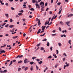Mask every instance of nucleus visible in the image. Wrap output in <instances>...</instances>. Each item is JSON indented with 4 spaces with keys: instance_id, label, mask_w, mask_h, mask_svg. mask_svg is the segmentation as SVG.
I'll return each instance as SVG.
<instances>
[{
    "instance_id": "nucleus-38",
    "label": "nucleus",
    "mask_w": 73,
    "mask_h": 73,
    "mask_svg": "<svg viewBox=\"0 0 73 73\" xmlns=\"http://www.w3.org/2000/svg\"><path fill=\"white\" fill-rule=\"evenodd\" d=\"M21 62H22V61L21 60H20L18 62V64H19V63H21Z\"/></svg>"
},
{
    "instance_id": "nucleus-16",
    "label": "nucleus",
    "mask_w": 73,
    "mask_h": 73,
    "mask_svg": "<svg viewBox=\"0 0 73 73\" xmlns=\"http://www.w3.org/2000/svg\"><path fill=\"white\" fill-rule=\"evenodd\" d=\"M48 21H46L45 22V23L44 25H47V24H48Z\"/></svg>"
},
{
    "instance_id": "nucleus-57",
    "label": "nucleus",
    "mask_w": 73,
    "mask_h": 73,
    "mask_svg": "<svg viewBox=\"0 0 73 73\" xmlns=\"http://www.w3.org/2000/svg\"><path fill=\"white\" fill-rule=\"evenodd\" d=\"M54 17H53L52 19H51V21H52L53 20V19H54Z\"/></svg>"
},
{
    "instance_id": "nucleus-37",
    "label": "nucleus",
    "mask_w": 73,
    "mask_h": 73,
    "mask_svg": "<svg viewBox=\"0 0 73 73\" xmlns=\"http://www.w3.org/2000/svg\"><path fill=\"white\" fill-rule=\"evenodd\" d=\"M45 35V33H44L43 34L40 35V36H44V35Z\"/></svg>"
},
{
    "instance_id": "nucleus-55",
    "label": "nucleus",
    "mask_w": 73,
    "mask_h": 73,
    "mask_svg": "<svg viewBox=\"0 0 73 73\" xmlns=\"http://www.w3.org/2000/svg\"><path fill=\"white\" fill-rule=\"evenodd\" d=\"M25 36H26V34L25 33H24L23 34L24 37H25Z\"/></svg>"
},
{
    "instance_id": "nucleus-49",
    "label": "nucleus",
    "mask_w": 73,
    "mask_h": 73,
    "mask_svg": "<svg viewBox=\"0 0 73 73\" xmlns=\"http://www.w3.org/2000/svg\"><path fill=\"white\" fill-rule=\"evenodd\" d=\"M5 5H6V6H8V3H6L5 4Z\"/></svg>"
},
{
    "instance_id": "nucleus-24",
    "label": "nucleus",
    "mask_w": 73,
    "mask_h": 73,
    "mask_svg": "<svg viewBox=\"0 0 73 73\" xmlns=\"http://www.w3.org/2000/svg\"><path fill=\"white\" fill-rule=\"evenodd\" d=\"M41 50H44V48L43 47H41L40 48Z\"/></svg>"
},
{
    "instance_id": "nucleus-41",
    "label": "nucleus",
    "mask_w": 73,
    "mask_h": 73,
    "mask_svg": "<svg viewBox=\"0 0 73 73\" xmlns=\"http://www.w3.org/2000/svg\"><path fill=\"white\" fill-rule=\"evenodd\" d=\"M40 45V44H38L36 45V46H39Z\"/></svg>"
},
{
    "instance_id": "nucleus-63",
    "label": "nucleus",
    "mask_w": 73,
    "mask_h": 73,
    "mask_svg": "<svg viewBox=\"0 0 73 73\" xmlns=\"http://www.w3.org/2000/svg\"><path fill=\"white\" fill-rule=\"evenodd\" d=\"M66 65H64V69H65V68H66Z\"/></svg>"
},
{
    "instance_id": "nucleus-2",
    "label": "nucleus",
    "mask_w": 73,
    "mask_h": 73,
    "mask_svg": "<svg viewBox=\"0 0 73 73\" xmlns=\"http://www.w3.org/2000/svg\"><path fill=\"white\" fill-rule=\"evenodd\" d=\"M62 7H61L60 9L59 10H60V11H59L58 14L59 15H60V14H61V11H62Z\"/></svg>"
},
{
    "instance_id": "nucleus-60",
    "label": "nucleus",
    "mask_w": 73,
    "mask_h": 73,
    "mask_svg": "<svg viewBox=\"0 0 73 73\" xmlns=\"http://www.w3.org/2000/svg\"><path fill=\"white\" fill-rule=\"evenodd\" d=\"M14 31H15V29H13L12 30V32H14Z\"/></svg>"
},
{
    "instance_id": "nucleus-33",
    "label": "nucleus",
    "mask_w": 73,
    "mask_h": 73,
    "mask_svg": "<svg viewBox=\"0 0 73 73\" xmlns=\"http://www.w3.org/2000/svg\"><path fill=\"white\" fill-rule=\"evenodd\" d=\"M12 61H11L10 64H9V66H11V65H12Z\"/></svg>"
},
{
    "instance_id": "nucleus-45",
    "label": "nucleus",
    "mask_w": 73,
    "mask_h": 73,
    "mask_svg": "<svg viewBox=\"0 0 73 73\" xmlns=\"http://www.w3.org/2000/svg\"><path fill=\"white\" fill-rule=\"evenodd\" d=\"M52 48H53V47L51 46V47L50 48V50H52Z\"/></svg>"
},
{
    "instance_id": "nucleus-15",
    "label": "nucleus",
    "mask_w": 73,
    "mask_h": 73,
    "mask_svg": "<svg viewBox=\"0 0 73 73\" xmlns=\"http://www.w3.org/2000/svg\"><path fill=\"white\" fill-rule=\"evenodd\" d=\"M38 64H42V61H40V62H38Z\"/></svg>"
},
{
    "instance_id": "nucleus-35",
    "label": "nucleus",
    "mask_w": 73,
    "mask_h": 73,
    "mask_svg": "<svg viewBox=\"0 0 73 73\" xmlns=\"http://www.w3.org/2000/svg\"><path fill=\"white\" fill-rule=\"evenodd\" d=\"M21 68H19L18 69V72H19V71H20V70H21Z\"/></svg>"
},
{
    "instance_id": "nucleus-12",
    "label": "nucleus",
    "mask_w": 73,
    "mask_h": 73,
    "mask_svg": "<svg viewBox=\"0 0 73 73\" xmlns=\"http://www.w3.org/2000/svg\"><path fill=\"white\" fill-rule=\"evenodd\" d=\"M27 62V59H25L24 60V63H26Z\"/></svg>"
},
{
    "instance_id": "nucleus-48",
    "label": "nucleus",
    "mask_w": 73,
    "mask_h": 73,
    "mask_svg": "<svg viewBox=\"0 0 73 73\" xmlns=\"http://www.w3.org/2000/svg\"><path fill=\"white\" fill-rule=\"evenodd\" d=\"M23 55H21V56H19V58H21V57H23Z\"/></svg>"
},
{
    "instance_id": "nucleus-59",
    "label": "nucleus",
    "mask_w": 73,
    "mask_h": 73,
    "mask_svg": "<svg viewBox=\"0 0 73 73\" xmlns=\"http://www.w3.org/2000/svg\"><path fill=\"white\" fill-rule=\"evenodd\" d=\"M5 36H9V35H8V34H6L5 35Z\"/></svg>"
},
{
    "instance_id": "nucleus-50",
    "label": "nucleus",
    "mask_w": 73,
    "mask_h": 73,
    "mask_svg": "<svg viewBox=\"0 0 73 73\" xmlns=\"http://www.w3.org/2000/svg\"><path fill=\"white\" fill-rule=\"evenodd\" d=\"M11 9L12 10H15V8H14L13 7H11Z\"/></svg>"
},
{
    "instance_id": "nucleus-3",
    "label": "nucleus",
    "mask_w": 73,
    "mask_h": 73,
    "mask_svg": "<svg viewBox=\"0 0 73 73\" xmlns=\"http://www.w3.org/2000/svg\"><path fill=\"white\" fill-rule=\"evenodd\" d=\"M46 27V26H44H44H42V31H44V30L45 29V28Z\"/></svg>"
},
{
    "instance_id": "nucleus-18",
    "label": "nucleus",
    "mask_w": 73,
    "mask_h": 73,
    "mask_svg": "<svg viewBox=\"0 0 73 73\" xmlns=\"http://www.w3.org/2000/svg\"><path fill=\"white\" fill-rule=\"evenodd\" d=\"M10 23H12V22H13V20H12V19H10Z\"/></svg>"
},
{
    "instance_id": "nucleus-9",
    "label": "nucleus",
    "mask_w": 73,
    "mask_h": 73,
    "mask_svg": "<svg viewBox=\"0 0 73 73\" xmlns=\"http://www.w3.org/2000/svg\"><path fill=\"white\" fill-rule=\"evenodd\" d=\"M73 16V14H70L68 16V17H72Z\"/></svg>"
},
{
    "instance_id": "nucleus-36",
    "label": "nucleus",
    "mask_w": 73,
    "mask_h": 73,
    "mask_svg": "<svg viewBox=\"0 0 73 73\" xmlns=\"http://www.w3.org/2000/svg\"><path fill=\"white\" fill-rule=\"evenodd\" d=\"M8 26H9V25L7 24V25H5V27H6V28H7V27H8Z\"/></svg>"
},
{
    "instance_id": "nucleus-31",
    "label": "nucleus",
    "mask_w": 73,
    "mask_h": 73,
    "mask_svg": "<svg viewBox=\"0 0 73 73\" xmlns=\"http://www.w3.org/2000/svg\"><path fill=\"white\" fill-rule=\"evenodd\" d=\"M36 21H40V20L38 19L37 18H36Z\"/></svg>"
},
{
    "instance_id": "nucleus-32",
    "label": "nucleus",
    "mask_w": 73,
    "mask_h": 73,
    "mask_svg": "<svg viewBox=\"0 0 73 73\" xmlns=\"http://www.w3.org/2000/svg\"><path fill=\"white\" fill-rule=\"evenodd\" d=\"M42 3H43V2L42 1H41L40 4V5H41L42 4Z\"/></svg>"
},
{
    "instance_id": "nucleus-14",
    "label": "nucleus",
    "mask_w": 73,
    "mask_h": 73,
    "mask_svg": "<svg viewBox=\"0 0 73 73\" xmlns=\"http://www.w3.org/2000/svg\"><path fill=\"white\" fill-rule=\"evenodd\" d=\"M50 44L49 43V42H47V44H46V45L47 46H49V44Z\"/></svg>"
},
{
    "instance_id": "nucleus-4",
    "label": "nucleus",
    "mask_w": 73,
    "mask_h": 73,
    "mask_svg": "<svg viewBox=\"0 0 73 73\" xmlns=\"http://www.w3.org/2000/svg\"><path fill=\"white\" fill-rule=\"evenodd\" d=\"M70 23V22L68 21V22H66V23L67 24L68 26H70V25H69V24Z\"/></svg>"
},
{
    "instance_id": "nucleus-30",
    "label": "nucleus",
    "mask_w": 73,
    "mask_h": 73,
    "mask_svg": "<svg viewBox=\"0 0 73 73\" xmlns=\"http://www.w3.org/2000/svg\"><path fill=\"white\" fill-rule=\"evenodd\" d=\"M36 70H38V66H37V65H36Z\"/></svg>"
},
{
    "instance_id": "nucleus-40",
    "label": "nucleus",
    "mask_w": 73,
    "mask_h": 73,
    "mask_svg": "<svg viewBox=\"0 0 73 73\" xmlns=\"http://www.w3.org/2000/svg\"><path fill=\"white\" fill-rule=\"evenodd\" d=\"M16 61V60H13V62H15Z\"/></svg>"
},
{
    "instance_id": "nucleus-20",
    "label": "nucleus",
    "mask_w": 73,
    "mask_h": 73,
    "mask_svg": "<svg viewBox=\"0 0 73 73\" xmlns=\"http://www.w3.org/2000/svg\"><path fill=\"white\" fill-rule=\"evenodd\" d=\"M30 10L31 11H35L34 9L33 8H32L31 9H30Z\"/></svg>"
},
{
    "instance_id": "nucleus-58",
    "label": "nucleus",
    "mask_w": 73,
    "mask_h": 73,
    "mask_svg": "<svg viewBox=\"0 0 73 73\" xmlns=\"http://www.w3.org/2000/svg\"><path fill=\"white\" fill-rule=\"evenodd\" d=\"M20 56V55H18V56H17V57H16V58H19V57Z\"/></svg>"
},
{
    "instance_id": "nucleus-39",
    "label": "nucleus",
    "mask_w": 73,
    "mask_h": 73,
    "mask_svg": "<svg viewBox=\"0 0 73 73\" xmlns=\"http://www.w3.org/2000/svg\"><path fill=\"white\" fill-rule=\"evenodd\" d=\"M46 40H47V39H46V38H45V39H44V40H42V41H46Z\"/></svg>"
},
{
    "instance_id": "nucleus-29",
    "label": "nucleus",
    "mask_w": 73,
    "mask_h": 73,
    "mask_svg": "<svg viewBox=\"0 0 73 73\" xmlns=\"http://www.w3.org/2000/svg\"><path fill=\"white\" fill-rule=\"evenodd\" d=\"M58 45L59 46H61L62 45V44H61L60 43H58Z\"/></svg>"
},
{
    "instance_id": "nucleus-56",
    "label": "nucleus",
    "mask_w": 73,
    "mask_h": 73,
    "mask_svg": "<svg viewBox=\"0 0 73 73\" xmlns=\"http://www.w3.org/2000/svg\"><path fill=\"white\" fill-rule=\"evenodd\" d=\"M49 10V8H47L46 9V11H48V10Z\"/></svg>"
},
{
    "instance_id": "nucleus-7",
    "label": "nucleus",
    "mask_w": 73,
    "mask_h": 73,
    "mask_svg": "<svg viewBox=\"0 0 73 73\" xmlns=\"http://www.w3.org/2000/svg\"><path fill=\"white\" fill-rule=\"evenodd\" d=\"M0 52H1L2 53H5V51L4 50H2L0 51Z\"/></svg>"
},
{
    "instance_id": "nucleus-26",
    "label": "nucleus",
    "mask_w": 73,
    "mask_h": 73,
    "mask_svg": "<svg viewBox=\"0 0 73 73\" xmlns=\"http://www.w3.org/2000/svg\"><path fill=\"white\" fill-rule=\"evenodd\" d=\"M48 58H52V56H49Z\"/></svg>"
},
{
    "instance_id": "nucleus-46",
    "label": "nucleus",
    "mask_w": 73,
    "mask_h": 73,
    "mask_svg": "<svg viewBox=\"0 0 73 73\" xmlns=\"http://www.w3.org/2000/svg\"><path fill=\"white\" fill-rule=\"evenodd\" d=\"M21 15H22V13H18L19 16H20Z\"/></svg>"
},
{
    "instance_id": "nucleus-52",
    "label": "nucleus",
    "mask_w": 73,
    "mask_h": 73,
    "mask_svg": "<svg viewBox=\"0 0 73 73\" xmlns=\"http://www.w3.org/2000/svg\"><path fill=\"white\" fill-rule=\"evenodd\" d=\"M29 18H32V17H33V16H32L30 15L29 16Z\"/></svg>"
},
{
    "instance_id": "nucleus-43",
    "label": "nucleus",
    "mask_w": 73,
    "mask_h": 73,
    "mask_svg": "<svg viewBox=\"0 0 73 73\" xmlns=\"http://www.w3.org/2000/svg\"><path fill=\"white\" fill-rule=\"evenodd\" d=\"M58 66V64H56L55 65V66H54L55 68H57V66Z\"/></svg>"
},
{
    "instance_id": "nucleus-23",
    "label": "nucleus",
    "mask_w": 73,
    "mask_h": 73,
    "mask_svg": "<svg viewBox=\"0 0 73 73\" xmlns=\"http://www.w3.org/2000/svg\"><path fill=\"white\" fill-rule=\"evenodd\" d=\"M60 23L62 25H64V23L62 22L61 21L60 22Z\"/></svg>"
},
{
    "instance_id": "nucleus-11",
    "label": "nucleus",
    "mask_w": 73,
    "mask_h": 73,
    "mask_svg": "<svg viewBox=\"0 0 73 73\" xmlns=\"http://www.w3.org/2000/svg\"><path fill=\"white\" fill-rule=\"evenodd\" d=\"M33 64H34V62H30V64L31 65H33Z\"/></svg>"
},
{
    "instance_id": "nucleus-21",
    "label": "nucleus",
    "mask_w": 73,
    "mask_h": 73,
    "mask_svg": "<svg viewBox=\"0 0 73 73\" xmlns=\"http://www.w3.org/2000/svg\"><path fill=\"white\" fill-rule=\"evenodd\" d=\"M18 37V36H13V38H17Z\"/></svg>"
},
{
    "instance_id": "nucleus-6",
    "label": "nucleus",
    "mask_w": 73,
    "mask_h": 73,
    "mask_svg": "<svg viewBox=\"0 0 73 73\" xmlns=\"http://www.w3.org/2000/svg\"><path fill=\"white\" fill-rule=\"evenodd\" d=\"M5 15L6 17H7V18H8V16H9L8 14H5Z\"/></svg>"
},
{
    "instance_id": "nucleus-22",
    "label": "nucleus",
    "mask_w": 73,
    "mask_h": 73,
    "mask_svg": "<svg viewBox=\"0 0 73 73\" xmlns=\"http://www.w3.org/2000/svg\"><path fill=\"white\" fill-rule=\"evenodd\" d=\"M28 67H26L24 70L25 71H26V70H27L28 69Z\"/></svg>"
},
{
    "instance_id": "nucleus-44",
    "label": "nucleus",
    "mask_w": 73,
    "mask_h": 73,
    "mask_svg": "<svg viewBox=\"0 0 73 73\" xmlns=\"http://www.w3.org/2000/svg\"><path fill=\"white\" fill-rule=\"evenodd\" d=\"M66 66H69V64L68 63L67 64H66Z\"/></svg>"
},
{
    "instance_id": "nucleus-10",
    "label": "nucleus",
    "mask_w": 73,
    "mask_h": 73,
    "mask_svg": "<svg viewBox=\"0 0 73 73\" xmlns=\"http://www.w3.org/2000/svg\"><path fill=\"white\" fill-rule=\"evenodd\" d=\"M40 32H41V29H39L38 30V31L37 32V34H38V33H39Z\"/></svg>"
},
{
    "instance_id": "nucleus-34",
    "label": "nucleus",
    "mask_w": 73,
    "mask_h": 73,
    "mask_svg": "<svg viewBox=\"0 0 73 73\" xmlns=\"http://www.w3.org/2000/svg\"><path fill=\"white\" fill-rule=\"evenodd\" d=\"M3 72H5H5H7V70H4L3 71Z\"/></svg>"
},
{
    "instance_id": "nucleus-62",
    "label": "nucleus",
    "mask_w": 73,
    "mask_h": 73,
    "mask_svg": "<svg viewBox=\"0 0 73 73\" xmlns=\"http://www.w3.org/2000/svg\"><path fill=\"white\" fill-rule=\"evenodd\" d=\"M48 5V4H47V3H45V6H47Z\"/></svg>"
},
{
    "instance_id": "nucleus-13",
    "label": "nucleus",
    "mask_w": 73,
    "mask_h": 73,
    "mask_svg": "<svg viewBox=\"0 0 73 73\" xmlns=\"http://www.w3.org/2000/svg\"><path fill=\"white\" fill-rule=\"evenodd\" d=\"M53 56L54 57V58H57V56H56V54H53Z\"/></svg>"
},
{
    "instance_id": "nucleus-42",
    "label": "nucleus",
    "mask_w": 73,
    "mask_h": 73,
    "mask_svg": "<svg viewBox=\"0 0 73 73\" xmlns=\"http://www.w3.org/2000/svg\"><path fill=\"white\" fill-rule=\"evenodd\" d=\"M5 24H6V23H4L3 24V25H1L2 26H4V25H5Z\"/></svg>"
},
{
    "instance_id": "nucleus-54",
    "label": "nucleus",
    "mask_w": 73,
    "mask_h": 73,
    "mask_svg": "<svg viewBox=\"0 0 73 73\" xmlns=\"http://www.w3.org/2000/svg\"><path fill=\"white\" fill-rule=\"evenodd\" d=\"M58 5H60V4H61V3H57Z\"/></svg>"
},
{
    "instance_id": "nucleus-25",
    "label": "nucleus",
    "mask_w": 73,
    "mask_h": 73,
    "mask_svg": "<svg viewBox=\"0 0 73 73\" xmlns=\"http://www.w3.org/2000/svg\"><path fill=\"white\" fill-rule=\"evenodd\" d=\"M6 46V44H5L4 45L2 46H1V48H3V47H5V46Z\"/></svg>"
},
{
    "instance_id": "nucleus-19",
    "label": "nucleus",
    "mask_w": 73,
    "mask_h": 73,
    "mask_svg": "<svg viewBox=\"0 0 73 73\" xmlns=\"http://www.w3.org/2000/svg\"><path fill=\"white\" fill-rule=\"evenodd\" d=\"M71 42V40H70L68 41V43L70 44V45H71L72 44L70 43Z\"/></svg>"
},
{
    "instance_id": "nucleus-5",
    "label": "nucleus",
    "mask_w": 73,
    "mask_h": 73,
    "mask_svg": "<svg viewBox=\"0 0 73 73\" xmlns=\"http://www.w3.org/2000/svg\"><path fill=\"white\" fill-rule=\"evenodd\" d=\"M38 25L39 26H40V25H41V23H40V21H38Z\"/></svg>"
},
{
    "instance_id": "nucleus-17",
    "label": "nucleus",
    "mask_w": 73,
    "mask_h": 73,
    "mask_svg": "<svg viewBox=\"0 0 73 73\" xmlns=\"http://www.w3.org/2000/svg\"><path fill=\"white\" fill-rule=\"evenodd\" d=\"M31 70V71H32L33 70V67L32 66H31L30 68Z\"/></svg>"
},
{
    "instance_id": "nucleus-27",
    "label": "nucleus",
    "mask_w": 73,
    "mask_h": 73,
    "mask_svg": "<svg viewBox=\"0 0 73 73\" xmlns=\"http://www.w3.org/2000/svg\"><path fill=\"white\" fill-rule=\"evenodd\" d=\"M36 58V57L35 56H34L32 58V59L34 60H35V58Z\"/></svg>"
},
{
    "instance_id": "nucleus-1",
    "label": "nucleus",
    "mask_w": 73,
    "mask_h": 73,
    "mask_svg": "<svg viewBox=\"0 0 73 73\" xmlns=\"http://www.w3.org/2000/svg\"><path fill=\"white\" fill-rule=\"evenodd\" d=\"M35 5H36V8H38L39 9V8H40V5H38L37 3H36Z\"/></svg>"
},
{
    "instance_id": "nucleus-53",
    "label": "nucleus",
    "mask_w": 73,
    "mask_h": 73,
    "mask_svg": "<svg viewBox=\"0 0 73 73\" xmlns=\"http://www.w3.org/2000/svg\"><path fill=\"white\" fill-rule=\"evenodd\" d=\"M36 61H38V62L40 61V59H37Z\"/></svg>"
},
{
    "instance_id": "nucleus-47",
    "label": "nucleus",
    "mask_w": 73,
    "mask_h": 73,
    "mask_svg": "<svg viewBox=\"0 0 73 73\" xmlns=\"http://www.w3.org/2000/svg\"><path fill=\"white\" fill-rule=\"evenodd\" d=\"M56 35V34H52V35L53 36H54Z\"/></svg>"
},
{
    "instance_id": "nucleus-61",
    "label": "nucleus",
    "mask_w": 73,
    "mask_h": 73,
    "mask_svg": "<svg viewBox=\"0 0 73 73\" xmlns=\"http://www.w3.org/2000/svg\"><path fill=\"white\" fill-rule=\"evenodd\" d=\"M44 32V30H42L40 32V33H43Z\"/></svg>"
},
{
    "instance_id": "nucleus-51",
    "label": "nucleus",
    "mask_w": 73,
    "mask_h": 73,
    "mask_svg": "<svg viewBox=\"0 0 73 73\" xmlns=\"http://www.w3.org/2000/svg\"><path fill=\"white\" fill-rule=\"evenodd\" d=\"M59 29L60 31H61V28L60 27H59Z\"/></svg>"
},
{
    "instance_id": "nucleus-64",
    "label": "nucleus",
    "mask_w": 73,
    "mask_h": 73,
    "mask_svg": "<svg viewBox=\"0 0 73 73\" xmlns=\"http://www.w3.org/2000/svg\"><path fill=\"white\" fill-rule=\"evenodd\" d=\"M26 25V23H24L23 24V25Z\"/></svg>"
},
{
    "instance_id": "nucleus-28",
    "label": "nucleus",
    "mask_w": 73,
    "mask_h": 73,
    "mask_svg": "<svg viewBox=\"0 0 73 73\" xmlns=\"http://www.w3.org/2000/svg\"><path fill=\"white\" fill-rule=\"evenodd\" d=\"M56 54H58V50H56Z\"/></svg>"
},
{
    "instance_id": "nucleus-8",
    "label": "nucleus",
    "mask_w": 73,
    "mask_h": 73,
    "mask_svg": "<svg viewBox=\"0 0 73 73\" xmlns=\"http://www.w3.org/2000/svg\"><path fill=\"white\" fill-rule=\"evenodd\" d=\"M13 27H14V25H11L9 26V28H13Z\"/></svg>"
}]
</instances>
